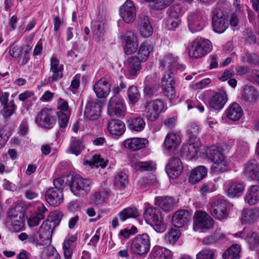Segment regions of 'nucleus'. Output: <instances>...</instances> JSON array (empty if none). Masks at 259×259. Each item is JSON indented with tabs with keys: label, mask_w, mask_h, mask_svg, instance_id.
<instances>
[{
	"label": "nucleus",
	"mask_w": 259,
	"mask_h": 259,
	"mask_svg": "<svg viewBox=\"0 0 259 259\" xmlns=\"http://www.w3.org/2000/svg\"><path fill=\"white\" fill-rule=\"evenodd\" d=\"M128 183V176L125 173L119 172L115 176L114 185L116 189L122 190Z\"/></svg>",
	"instance_id": "nucleus-48"
},
{
	"label": "nucleus",
	"mask_w": 259,
	"mask_h": 259,
	"mask_svg": "<svg viewBox=\"0 0 259 259\" xmlns=\"http://www.w3.org/2000/svg\"><path fill=\"white\" fill-rule=\"evenodd\" d=\"M227 98H210L209 105L210 108L215 110L222 109L227 101Z\"/></svg>",
	"instance_id": "nucleus-53"
},
{
	"label": "nucleus",
	"mask_w": 259,
	"mask_h": 259,
	"mask_svg": "<svg viewBox=\"0 0 259 259\" xmlns=\"http://www.w3.org/2000/svg\"><path fill=\"white\" fill-rule=\"evenodd\" d=\"M56 112L51 109L44 108L41 110L35 118V122L39 126L52 128L56 123Z\"/></svg>",
	"instance_id": "nucleus-10"
},
{
	"label": "nucleus",
	"mask_w": 259,
	"mask_h": 259,
	"mask_svg": "<svg viewBox=\"0 0 259 259\" xmlns=\"http://www.w3.org/2000/svg\"><path fill=\"white\" fill-rule=\"evenodd\" d=\"M181 22L180 18L176 11L171 9L169 11L168 18L165 22V27L169 30H174L179 26Z\"/></svg>",
	"instance_id": "nucleus-43"
},
{
	"label": "nucleus",
	"mask_w": 259,
	"mask_h": 259,
	"mask_svg": "<svg viewBox=\"0 0 259 259\" xmlns=\"http://www.w3.org/2000/svg\"><path fill=\"white\" fill-rule=\"evenodd\" d=\"M207 172V168L203 165L196 167L190 173L189 182L193 184L198 183L206 177Z\"/></svg>",
	"instance_id": "nucleus-30"
},
{
	"label": "nucleus",
	"mask_w": 259,
	"mask_h": 259,
	"mask_svg": "<svg viewBox=\"0 0 259 259\" xmlns=\"http://www.w3.org/2000/svg\"><path fill=\"white\" fill-rule=\"evenodd\" d=\"M136 9L131 0H127L120 7L119 14L123 20L127 23L134 21L136 18Z\"/></svg>",
	"instance_id": "nucleus-15"
},
{
	"label": "nucleus",
	"mask_w": 259,
	"mask_h": 259,
	"mask_svg": "<svg viewBox=\"0 0 259 259\" xmlns=\"http://www.w3.org/2000/svg\"><path fill=\"white\" fill-rule=\"evenodd\" d=\"M57 115L60 126L61 127H66L70 115V112H58Z\"/></svg>",
	"instance_id": "nucleus-57"
},
{
	"label": "nucleus",
	"mask_w": 259,
	"mask_h": 259,
	"mask_svg": "<svg viewBox=\"0 0 259 259\" xmlns=\"http://www.w3.org/2000/svg\"><path fill=\"white\" fill-rule=\"evenodd\" d=\"M92 184L90 179L76 175L72 178L70 188L74 195L82 197L90 193Z\"/></svg>",
	"instance_id": "nucleus-6"
},
{
	"label": "nucleus",
	"mask_w": 259,
	"mask_h": 259,
	"mask_svg": "<svg viewBox=\"0 0 259 259\" xmlns=\"http://www.w3.org/2000/svg\"><path fill=\"white\" fill-rule=\"evenodd\" d=\"M54 228L53 222L48 220L44 221L38 231L32 234L30 241L37 247L50 244Z\"/></svg>",
	"instance_id": "nucleus-3"
},
{
	"label": "nucleus",
	"mask_w": 259,
	"mask_h": 259,
	"mask_svg": "<svg viewBox=\"0 0 259 259\" xmlns=\"http://www.w3.org/2000/svg\"><path fill=\"white\" fill-rule=\"evenodd\" d=\"M104 22L102 21H96L92 23L91 30L93 38L97 41L103 40L104 35Z\"/></svg>",
	"instance_id": "nucleus-39"
},
{
	"label": "nucleus",
	"mask_w": 259,
	"mask_h": 259,
	"mask_svg": "<svg viewBox=\"0 0 259 259\" xmlns=\"http://www.w3.org/2000/svg\"><path fill=\"white\" fill-rule=\"evenodd\" d=\"M31 50V47L29 45H26L23 47V50L21 52V55L18 56V63L20 65L23 66L27 64L30 59V53Z\"/></svg>",
	"instance_id": "nucleus-50"
},
{
	"label": "nucleus",
	"mask_w": 259,
	"mask_h": 259,
	"mask_svg": "<svg viewBox=\"0 0 259 259\" xmlns=\"http://www.w3.org/2000/svg\"><path fill=\"white\" fill-rule=\"evenodd\" d=\"M144 109L142 110L143 115L147 119L151 121L156 120L160 113L164 112L166 109V105L162 99H156L151 100L145 99L142 100Z\"/></svg>",
	"instance_id": "nucleus-2"
},
{
	"label": "nucleus",
	"mask_w": 259,
	"mask_h": 259,
	"mask_svg": "<svg viewBox=\"0 0 259 259\" xmlns=\"http://www.w3.org/2000/svg\"><path fill=\"white\" fill-rule=\"evenodd\" d=\"M173 0H153L150 7L154 9H163L168 6Z\"/></svg>",
	"instance_id": "nucleus-56"
},
{
	"label": "nucleus",
	"mask_w": 259,
	"mask_h": 259,
	"mask_svg": "<svg viewBox=\"0 0 259 259\" xmlns=\"http://www.w3.org/2000/svg\"><path fill=\"white\" fill-rule=\"evenodd\" d=\"M180 236V231L176 229H171L165 235V240L170 243H175Z\"/></svg>",
	"instance_id": "nucleus-55"
},
{
	"label": "nucleus",
	"mask_w": 259,
	"mask_h": 259,
	"mask_svg": "<svg viewBox=\"0 0 259 259\" xmlns=\"http://www.w3.org/2000/svg\"><path fill=\"white\" fill-rule=\"evenodd\" d=\"M258 96L257 90L252 86L246 85L242 91L243 97H256Z\"/></svg>",
	"instance_id": "nucleus-58"
},
{
	"label": "nucleus",
	"mask_w": 259,
	"mask_h": 259,
	"mask_svg": "<svg viewBox=\"0 0 259 259\" xmlns=\"http://www.w3.org/2000/svg\"><path fill=\"white\" fill-rule=\"evenodd\" d=\"M206 158L213 164L210 170L212 172L219 174L225 171L228 167V162L222 152V147L211 145L204 151Z\"/></svg>",
	"instance_id": "nucleus-1"
},
{
	"label": "nucleus",
	"mask_w": 259,
	"mask_h": 259,
	"mask_svg": "<svg viewBox=\"0 0 259 259\" xmlns=\"http://www.w3.org/2000/svg\"><path fill=\"white\" fill-rule=\"evenodd\" d=\"M155 204L165 211H170L174 208L175 200L171 197H159L156 198Z\"/></svg>",
	"instance_id": "nucleus-40"
},
{
	"label": "nucleus",
	"mask_w": 259,
	"mask_h": 259,
	"mask_svg": "<svg viewBox=\"0 0 259 259\" xmlns=\"http://www.w3.org/2000/svg\"><path fill=\"white\" fill-rule=\"evenodd\" d=\"M212 49V44L208 39L198 37L192 41L189 55L192 58H200L210 52Z\"/></svg>",
	"instance_id": "nucleus-5"
},
{
	"label": "nucleus",
	"mask_w": 259,
	"mask_h": 259,
	"mask_svg": "<svg viewBox=\"0 0 259 259\" xmlns=\"http://www.w3.org/2000/svg\"><path fill=\"white\" fill-rule=\"evenodd\" d=\"M259 219V209H244L242 213L241 221L243 224H252Z\"/></svg>",
	"instance_id": "nucleus-33"
},
{
	"label": "nucleus",
	"mask_w": 259,
	"mask_h": 259,
	"mask_svg": "<svg viewBox=\"0 0 259 259\" xmlns=\"http://www.w3.org/2000/svg\"><path fill=\"white\" fill-rule=\"evenodd\" d=\"M150 248V238L147 233L138 235L131 240L130 250L134 254L145 256Z\"/></svg>",
	"instance_id": "nucleus-4"
},
{
	"label": "nucleus",
	"mask_w": 259,
	"mask_h": 259,
	"mask_svg": "<svg viewBox=\"0 0 259 259\" xmlns=\"http://www.w3.org/2000/svg\"><path fill=\"white\" fill-rule=\"evenodd\" d=\"M93 90L97 97H107L110 92V84L106 78H102L94 85Z\"/></svg>",
	"instance_id": "nucleus-26"
},
{
	"label": "nucleus",
	"mask_w": 259,
	"mask_h": 259,
	"mask_svg": "<svg viewBox=\"0 0 259 259\" xmlns=\"http://www.w3.org/2000/svg\"><path fill=\"white\" fill-rule=\"evenodd\" d=\"M84 137H72L70 139L68 151L76 156L79 155L85 148Z\"/></svg>",
	"instance_id": "nucleus-24"
},
{
	"label": "nucleus",
	"mask_w": 259,
	"mask_h": 259,
	"mask_svg": "<svg viewBox=\"0 0 259 259\" xmlns=\"http://www.w3.org/2000/svg\"><path fill=\"white\" fill-rule=\"evenodd\" d=\"M140 32L145 37H149L153 33V28L149 22V18L145 15H141L139 18Z\"/></svg>",
	"instance_id": "nucleus-32"
},
{
	"label": "nucleus",
	"mask_w": 259,
	"mask_h": 259,
	"mask_svg": "<svg viewBox=\"0 0 259 259\" xmlns=\"http://www.w3.org/2000/svg\"><path fill=\"white\" fill-rule=\"evenodd\" d=\"M50 253L49 257H46L43 256L44 259H60V256L56 250L53 247L48 246L45 248L44 253Z\"/></svg>",
	"instance_id": "nucleus-63"
},
{
	"label": "nucleus",
	"mask_w": 259,
	"mask_h": 259,
	"mask_svg": "<svg viewBox=\"0 0 259 259\" xmlns=\"http://www.w3.org/2000/svg\"><path fill=\"white\" fill-rule=\"evenodd\" d=\"M243 113V110L240 106L237 103H233L229 107L227 117L230 120L237 121L240 119Z\"/></svg>",
	"instance_id": "nucleus-41"
},
{
	"label": "nucleus",
	"mask_w": 259,
	"mask_h": 259,
	"mask_svg": "<svg viewBox=\"0 0 259 259\" xmlns=\"http://www.w3.org/2000/svg\"><path fill=\"white\" fill-rule=\"evenodd\" d=\"M243 61L249 64L256 65L259 62V57L254 53L250 54L246 53L242 57Z\"/></svg>",
	"instance_id": "nucleus-59"
},
{
	"label": "nucleus",
	"mask_w": 259,
	"mask_h": 259,
	"mask_svg": "<svg viewBox=\"0 0 259 259\" xmlns=\"http://www.w3.org/2000/svg\"><path fill=\"white\" fill-rule=\"evenodd\" d=\"M245 188L242 183L232 181L229 182V187L227 191L228 196L230 198H234L240 196Z\"/></svg>",
	"instance_id": "nucleus-38"
},
{
	"label": "nucleus",
	"mask_w": 259,
	"mask_h": 259,
	"mask_svg": "<svg viewBox=\"0 0 259 259\" xmlns=\"http://www.w3.org/2000/svg\"><path fill=\"white\" fill-rule=\"evenodd\" d=\"M183 166L181 160L177 157L169 159L165 167V170L169 178L174 179L179 176L182 172Z\"/></svg>",
	"instance_id": "nucleus-19"
},
{
	"label": "nucleus",
	"mask_w": 259,
	"mask_h": 259,
	"mask_svg": "<svg viewBox=\"0 0 259 259\" xmlns=\"http://www.w3.org/2000/svg\"><path fill=\"white\" fill-rule=\"evenodd\" d=\"M3 109L2 113L5 117H9L14 112L15 106L12 98H0Z\"/></svg>",
	"instance_id": "nucleus-44"
},
{
	"label": "nucleus",
	"mask_w": 259,
	"mask_h": 259,
	"mask_svg": "<svg viewBox=\"0 0 259 259\" xmlns=\"http://www.w3.org/2000/svg\"><path fill=\"white\" fill-rule=\"evenodd\" d=\"M228 18V13L223 9H214L212 17V23L214 31L219 33L224 32L229 26Z\"/></svg>",
	"instance_id": "nucleus-9"
},
{
	"label": "nucleus",
	"mask_w": 259,
	"mask_h": 259,
	"mask_svg": "<svg viewBox=\"0 0 259 259\" xmlns=\"http://www.w3.org/2000/svg\"><path fill=\"white\" fill-rule=\"evenodd\" d=\"M249 151V145L247 142L239 140L237 142V152L240 155H243L246 154Z\"/></svg>",
	"instance_id": "nucleus-60"
},
{
	"label": "nucleus",
	"mask_w": 259,
	"mask_h": 259,
	"mask_svg": "<svg viewBox=\"0 0 259 259\" xmlns=\"http://www.w3.org/2000/svg\"><path fill=\"white\" fill-rule=\"evenodd\" d=\"M240 246L238 244H233L229 247L222 255L223 259H239Z\"/></svg>",
	"instance_id": "nucleus-47"
},
{
	"label": "nucleus",
	"mask_w": 259,
	"mask_h": 259,
	"mask_svg": "<svg viewBox=\"0 0 259 259\" xmlns=\"http://www.w3.org/2000/svg\"><path fill=\"white\" fill-rule=\"evenodd\" d=\"M195 219L193 225L195 231L201 229L209 230L212 228L214 224L212 219L205 212L197 211L195 214Z\"/></svg>",
	"instance_id": "nucleus-11"
},
{
	"label": "nucleus",
	"mask_w": 259,
	"mask_h": 259,
	"mask_svg": "<svg viewBox=\"0 0 259 259\" xmlns=\"http://www.w3.org/2000/svg\"><path fill=\"white\" fill-rule=\"evenodd\" d=\"M140 214L136 207L130 206L124 208L118 213V217L121 222H124L128 219L135 218Z\"/></svg>",
	"instance_id": "nucleus-46"
},
{
	"label": "nucleus",
	"mask_w": 259,
	"mask_h": 259,
	"mask_svg": "<svg viewBox=\"0 0 259 259\" xmlns=\"http://www.w3.org/2000/svg\"><path fill=\"white\" fill-rule=\"evenodd\" d=\"M138 47V42H126L124 47V53L127 55L132 54L137 51Z\"/></svg>",
	"instance_id": "nucleus-62"
},
{
	"label": "nucleus",
	"mask_w": 259,
	"mask_h": 259,
	"mask_svg": "<svg viewBox=\"0 0 259 259\" xmlns=\"http://www.w3.org/2000/svg\"><path fill=\"white\" fill-rule=\"evenodd\" d=\"M102 103L98 99L91 100L88 102L84 112V116L87 120H95L101 114Z\"/></svg>",
	"instance_id": "nucleus-14"
},
{
	"label": "nucleus",
	"mask_w": 259,
	"mask_h": 259,
	"mask_svg": "<svg viewBox=\"0 0 259 259\" xmlns=\"http://www.w3.org/2000/svg\"><path fill=\"white\" fill-rule=\"evenodd\" d=\"M229 207L230 204L226 200L218 199L212 203L211 214L215 219L220 221L226 219L228 217Z\"/></svg>",
	"instance_id": "nucleus-12"
},
{
	"label": "nucleus",
	"mask_w": 259,
	"mask_h": 259,
	"mask_svg": "<svg viewBox=\"0 0 259 259\" xmlns=\"http://www.w3.org/2000/svg\"><path fill=\"white\" fill-rule=\"evenodd\" d=\"M108 129L110 133L114 136H121L125 132L124 123L118 119H113L108 122Z\"/></svg>",
	"instance_id": "nucleus-36"
},
{
	"label": "nucleus",
	"mask_w": 259,
	"mask_h": 259,
	"mask_svg": "<svg viewBox=\"0 0 259 259\" xmlns=\"http://www.w3.org/2000/svg\"><path fill=\"white\" fill-rule=\"evenodd\" d=\"M174 83L172 71H165L161 79V87L165 97H171L175 96Z\"/></svg>",
	"instance_id": "nucleus-18"
},
{
	"label": "nucleus",
	"mask_w": 259,
	"mask_h": 259,
	"mask_svg": "<svg viewBox=\"0 0 259 259\" xmlns=\"http://www.w3.org/2000/svg\"><path fill=\"white\" fill-rule=\"evenodd\" d=\"M191 215L188 211L181 209L173 214L171 222L175 227L181 228L186 226L191 220Z\"/></svg>",
	"instance_id": "nucleus-21"
},
{
	"label": "nucleus",
	"mask_w": 259,
	"mask_h": 259,
	"mask_svg": "<svg viewBox=\"0 0 259 259\" xmlns=\"http://www.w3.org/2000/svg\"><path fill=\"white\" fill-rule=\"evenodd\" d=\"M145 125L144 119L141 116L133 117L127 121V127L132 132H141L144 129Z\"/></svg>",
	"instance_id": "nucleus-34"
},
{
	"label": "nucleus",
	"mask_w": 259,
	"mask_h": 259,
	"mask_svg": "<svg viewBox=\"0 0 259 259\" xmlns=\"http://www.w3.org/2000/svg\"><path fill=\"white\" fill-rule=\"evenodd\" d=\"M50 74L48 81L50 83L60 80L63 76V65L56 57H52L51 59Z\"/></svg>",
	"instance_id": "nucleus-17"
},
{
	"label": "nucleus",
	"mask_w": 259,
	"mask_h": 259,
	"mask_svg": "<svg viewBox=\"0 0 259 259\" xmlns=\"http://www.w3.org/2000/svg\"><path fill=\"white\" fill-rule=\"evenodd\" d=\"M244 200L249 205H253L259 203V187L257 185L249 187L247 190Z\"/></svg>",
	"instance_id": "nucleus-31"
},
{
	"label": "nucleus",
	"mask_w": 259,
	"mask_h": 259,
	"mask_svg": "<svg viewBox=\"0 0 259 259\" xmlns=\"http://www.w3.org/2000/svg\"><path fill=\"white\" fill-rule=\"evenodd\" d=\"M171 255L170 250L159 246L153 247L149 254V259H169Z\"/></svg>",
	"instance_id": "nucleus-35"
},
{
	"label": "nucleus",
	"mask_w": 259,
	"mask_h": 259,
	"mask_svg": "<svg viewBox=\"0 0 259 259\" xmlns=\"http://www.w3.org/2000/svg\"><path fill=\"white\" fill-rule=\"evenodd\" d=\"M109 195L110 191L108 189L96 192L91 196V203L94 205H102L106 201Z\"/></svg>",
	"instance_id": "nucleus-45"
},
{
	"label": "nucleus",
	"mask_w": 259,
	"mask_h": 259,
	"mask_svg": "<svg viewBox=\"0 0 259 259\" xmlns=\"http://www.w3.org/2000/svg\"><path fill=\"white\" fill-rule=\"evenodd\" d=\"M45 198L50 205L57 206L63 201V191L56 188H49L46 192Z\"/></svg>",
	"instance_id": "nucleus-20"
},
{
	"label": "nucleus",
	"mask_w": 259,
	"mask_h": 259,
	"mask_svg": "<svg viewBox=\"0 0 259 259\" xmlns=\"http://www.w3.org/2000/svg\"><path fill=\"white\" fill-rule=\"evenodd\" d=\"M155 44L149 40L143 42L140 46L137 56L142 62H145L154 51Z\"/></svg>",
	"instance_id": "nucleus-28"
},
{
	"label": "nucleus",
	"mask_w": 259,
	"mask_h": 259,
	"mask_svg": "<svg viewBox=\"0 0 259 259\" xmlns=\"http://www.w3.org/2000/svg\"><path fill=\"white\" fill-rule=\"evenodd\" d=\"M144 218L148 224L153 226L157 232L162 233L165 231L166 226L159 216L158 211L156 208H147L145 211Z\"/></svg>",
	"instance_id": "nucleus-8"
},
{
	"label": "nucleus",
	"mask_w": 259,
	"mask_h": 259,
	"mask_svg": "<svg viewBox=\"0 0 259 259\" xmlns=\"http://www.w3.org/2000/svg\"><path fill=\"white\" fill-rule=\"evenodd\" d=\"M158 88L154 86H146L144 89V96L151 97L157 96L158 95Z\"/></svg>",
	"instance_id": "nucleus-64"
},
{
	"label": "nucleus",
	"mask_w": 259,
	"mask_h": 259,
	"mask_svg": "<svg viewBox=\"0 0 259 259\" xmlns=\"http://www.w3.org/2000/svg\"><path fill=\"white\" fill-rule=\"evenodd\" d=\"M199 128L195 123H191L187 127V133L192 140H195L198 133Z\"/></svg>",
	"instance_id": "nucleus-61"
},
{
	"label": "nucleus",
	"mask_w": 259,
	"mask_h": 259,
	"mask_svg": "<svg viewBox=\"0 0 259 259\" xmlns=\"http://www.w3.org/2000/svg\"><path fill=\"white\" fill-rule=\"evenodd\" d=\"M156 164L152 161H141L136 165V168L141 171H152L156 169Z\"/></svg>",
	"instance_id": "nucleus-52"
},
{
	"label": "nucleus",
	"mask_w": 259,
	"mask_h": 259,
	"mask_svg": "<svg viewBox=\"0 0 259 259\" xmlns=\"http://www.w3.org/2000/svg\"><path fill=\"white\" fill-rule=\"evenodd\" d=\"M199 151V147L195 144L193 141L190 143L184 145L182 149V153L183 156L188 159L194 158Z\"/></svg>",
	"instance_id": "nucleus-42"
},
{
	"label": "nucleus",
	"mask_w": 259,
	"mask_h": 259,
	"mask_svg": "<svg viewBox=\"0 0 259 259\" xmlns=\"http://www.w3.org/2000/svg\"><path fill=\"white\" fill-rule=\"evenodd\" d=\"M20 207H16L9 209L6 221L7 227L12 230L18 232L24 226V214Z\"/></svg>",
	"instance_id": "nucleus-7"
},
{
	"label": "nucleus",
	"mask_w": 259,
	"mask_h": 259,
	"mask_svg": "<svg viewBox=\"0 0 259 259\" xmlns=\"http://www.w3.org/2000/svg\"><path fill=\"white\" fill-rule=\"evenodd\" d=\"M160 67L162 69H167V71H172L175 68L183 70L184 67L182 65L177 62V59L170 54L165 55L163 57L159 59Z\"/></svg>",
	"instance_id": "nucleus-23"
},
{
	"label": "nucleus",
	"mask_w": 259,
	"mask_h": 259,
	"mask_svg": "<svg viewBox=\"0 0 259 259\" xmlns=\"http://www.w3.org/2000/svg\"><path fill=\"white\" fill-rule=\"evenodd\" d=\"M243 172L248 179L259 182V165L255 159H250L245 163Z\"/></svg>",
	"instance_id": "nucleus-22"
},
{
	"label": "nucleus",
	"mask_w": 259,
	"mask_h": 259,
	"mask_svg": "<svg viewBox=\"0 0 259 259\" xmlns=\"http://www.w3.org/2000/svg\"><path fill=\"white\" fill-rule=\"evenodd\" d=\"M196 259H214V250L204 248L196 254Z\"/></svg>",
	"instance_id": "nucleus-54"
},
{
	"label": "nucleus",
	"mask_w": 259,
	"mask_h": 259,
	"mask_svg": "<svg viewBox=\"0 0 259 259\" xmlns=\"http://www.w3.org/2000/svg\"><path fill=\"white\" fill-rule=\"evenodd\" d=\"M142 62L137 56H131L126 60L125 66L130 76H136L138 74L141 69V63Z\"/></svg>",
	"instance_id": "nucleus-27"
},
{
	"label": "nucleus",
	"mask_w": 259,
	"mask_h": 259,
	"mask_svg": "<svg viewBox=\"0 0 259 259\" xmlns=\"http://www.w3.org/2000/svg\"><path fill=\"white\" fill-rule=\"evenodd\" d=\"M245 240L250 249H255L259 246V236L254 232L249 231L248 230Z\"/></svg>",
	"instance_id": "nucleus-49"
},
{
	"label": "nucleus",
	"mask_w": 259,
	"mask_h": 259,
	"mask_svg": "<svg viewBox=\"0 0 259 259\" xmlns=\"http://www.w3.org/2000/svg\"><path fill=\"white\" fill-rule=\"evenodd\" d=\"M148 143L145 138H132L125 140L123 145L126 148L136 151L145 148Z\"/></svg>",
	"instance_id": "nucleus-29"
},
{
	"label": "nucleus",
	"mask_w": 259,
	"mask_h": 259,
	"mask_svg": "<svg viewBox=\"0 0 259 259\" xmlns=\"http://www.w3.org/2000/svg\"><path fill=\"white\" fill-rule=\"evenodd\" d=\"M182 140L180 134L170 132L167 134L164 141V146L168 151L175 150L181 143Z\"/></svg>",
	"instance_id": "nucleus-25"
},
{
	"label": "nucleus",
	"mask_w": 259,
	"mask_h": 259,
	"mask_svg": "<svg viewBox=\"0 0 259 259\" xmlns=\"http://www.w3.org/2000/svg\"><path fill=\"white\" fill-rule=\"evenodd\" d=\"M77 240V237L75 235H69L66 237L63 243V249L65 257L70 259L72 255L74 247V243Z\"/></svg>",
	"instance_id": "nucleus-37"
},
{
	"label": "nucleus",
	"mask_w": 259,
	"mask_h": 259,
	"mask_svg": "<svg viewBox=\"0 0 259 259\" xmlns=\"http://www.w3.org/2000/svg\"><path fill=\"white\" fill-rule=\"evenodd\" d=\"M107 110L110 116L123 118L125 115L126 108L121 98H110Z\"/></svg>",
	"instance_id": "nucleus-13"
},
{
	"label": "nucleus",
	"mask_w": 259,
	"mask_h": 259,
	"mask_svg": "<svg viewBox=\"0 0 259 259\" xmlns=\"http://www.w3.org/2000/svg\"><path fill=\"white\" fill-rule=\"evenodd\" d=\"M205 15L203 11H196L190 14L188 17V27L192 33L201 30L204 26Z\"/></svg>",
	"instance_id": "nucleus-16"
},
{
	"label": "nucleus",
	"mask_w": 259,
	"mask_h": 259,
	"mask_svg": "<svg viewBox=\"0 0 259 259\" xmlns=\"http://www.w3.org/2000/svg\"><path fill=\"white\" fill-rule=\"evenodd\" d=\"M108 162V160L102 157L101 155L95 154L93 156V158L91 161H87L86 162L91 166H95L96 167L101 166L104 168L107 166Z\"/></svg>",
	"instance_id": "nucleus-51"
}]
</instances>
